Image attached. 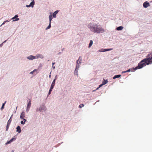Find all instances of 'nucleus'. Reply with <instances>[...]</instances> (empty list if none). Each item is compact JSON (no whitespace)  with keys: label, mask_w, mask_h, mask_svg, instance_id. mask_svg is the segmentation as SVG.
Returning a JSON list of instances; mask_svg holds the SVG:
<instances>
[{"label":"nucleus","mask_w":152,"mask_h":152,"mask_svg":"<svg viewBox=\"0 0 152 152\" xmlns=\"http://www.w3.org/2000/svg\"><path fill=\"white\" fill-rule=\"evenodd\" d=\"M152 62V54L148 55L146 58L142 60L138 64V66L135 68L133 69L134 70H136L142 68L146 65H148Z\"/></svg>","instance_id":"nucleus-1"},{"label":"nucleus","mask_w":152,"mask_h":152,"mask_svg":"<svg viewBox=\"0 0 152 152\" xmlns=\"http://www.w3.org/2000/svg\"><path fill=\"white\" fill-rule=\"evenodd\" d=\"M88 27L92 32L97 33H102L104 32V30L100 25L94 24L92 25L90 23L88 25Z\"/></svg>","instance_id":"nucleus-2"},{"label":"nucleus","mask_w":152,"mask_h":152,"mask_svg":"<svg viewBox=\"0 0 152 152\" xmlns=\"http://www.w3.org/2000/svg\"><path fill=\"white\" fill-rule=\"evenodd\" d=\"M81 59H80V57H79V59L77 61V65L76 66V68L75 69V71H74V73H76L77 75V72L80 67V65H79V64L81 63Z\"/></svg>","instance_id":"nucleus-3"},{"label":"nucleus","mask_w":152,"mask_h":152,"mask_svg":"<svg viewBox=\"0 0 152 152\" xmlns=\"http://www.w3.org/2000/svg\"><path fill=\"white\" fill-rule=\"evenodd\" d=\"M31 100L30 99H29V102L28 104H27V108H26V111L27 112H28V111L30 109V108L31 106Z\"/></svg>","instance_id":"nucleus-4"},{"label":"nucleus","mask_w":152,"mask_h":152,"mask_svg":"<svg viewBox=\"0 0 152 152\" xmlns=\"http://www.w3.org/2000/svg\"><path fill=\"white\" fill-rule=\"evenodd\" d=\"M113 50V48H110V49H100L99 51V52H104L105 51H109L110 50Z\"/></svg>","instance_id":"nucleus-5"},{"label":"nucleus","mask_w":152,"mask_h":152,"mask_svg":"<svg viewBox=\"0 0 152 152\" xmlns=\"http://www.w3.org/2000/svg\"><path fill=\"white\" fill-rule=\"evenodd\" d=\"M143 5V7L145 8H146L150 6L149 3L147 1H146L144 3Z\"/></svg>","instance_id":"nucleus-6"},{"label":"nucleus","mask_w":152,"mask_h":152,"mask_svg":"<svg viewBox=\"0 0 152 152\" xmlns=\"http://www.w3.org/2000/svg\"><path fill=\"white\" fill-rule=\"evenodd\" d=\"M56 78L55 79H54V80L53 81L51 85V86H50V88L51 89H53V88L54 86L55 85V80H56Z\"/></svg>","instance_id":"nucleus-7"},{"label":"nucleus","mask_w":152,"mask_h":152,"mask_svg":"<svg viewBox=\"0 0 152 152\" xmlns=\"http://www.w3.org/2000/svg\"><path fill=\"white\" fill-rule=\"evenodd\" d=\"M18 17V15H16L14 17L12 18V19L14 20H13L14 21H16L18 20H19V18H17Z\"/></svg>","instance_id":"nucleus-8"},{"label":"nucleus","mask_w":152,"mask_h":152,"mask_svg":"<svg viewBox=\"0 0 152 152\" xmlns=\"http://www.w3.org/2000/svg\"><path fill=\"white\" fill-rule=\"evenodd\" d=\"M34 1H32L30 4V5H26V6L27 7H33L34 6Z\"/></svg>","instance_id":"nucleus-9"},{"label":"nucleus","mask_w":152,"mask_h":152,"mask_svg":"<svg viewBox=\"0 0 152 152\" xmlns=\"http://www.w3.org/2000/svg\"><path fill=\"white\" fill-rule=\"evenodd\" d=\"M29 60H32L36 58L35 56L31 55L27 58Z\"/></svg>","instance_id":"nucleus-10"},{"label":"nucleus","mask_w":152,"mask_h":152,"mask_svg":"<svg viewBox=\"0 0 152 152\" xmlns=\"http://www.w3.org/2000/svg\"><path fill=\"white\" fill-rule=\"evenodd\" d=\"M36 58H44V56L43 55H42L38 54L36 56Z\"/></svg>","instance_id":"nucleus-11"},{"label":"nucleus","mask_w":152,"mask_h":152,"mask_svg":"<svg viewBox=\"0 0 152 152\" xmlns=\"http://www.w3.org/2000/svg\"><path fill=\"white\" fill-rule=\"evenodd\" d=\"M16 132L19 133H20L21 131L20 127L19 126H18L16 128Z\"/></svg>","instance_id":"nucleus-12"},{"label":"nucleus","mask_w":152,"mask_h":152,"mask_svg":"<svg viewBox=\"0 0 152 152\" xmlns=\"http://www.w3.org/2000/svg\"><path fill=\"white\" fill-rule=\"evenodd\" d=\"M25 116V114L23 112L21 114L20 116V118L22 119H23Z\"/></svg>","instance_id":"nucleus-13"},{"label":"nucleus","mask_w":152,"mask_h":152,"mask_svg":"<svg viewBox=\"0 0 152 152\" xmlns=\"http://www.w3.org/2000/svg\"><path fill=\"white\" fill-rule=\"evenodd\" d=\"M123 28V27L122 26H119L117 28L116 30L118 31L121 30Z\"/></svg>","instance_id":"nucleus-14"},{"label":"nucleus","mask_w":152,"mask_h":152,"mask_svg":"<svg viewBox=\"0 0 152 152\" xmlns=\"http://www.w3.org/2000/svg\"><path fill=\"white\" fill-rule=\"evenodd\" d=\"M15 140V139L12 138L10 141H8L7 143H6V144H7L10 143L11 142H12L13 141V140Z\"/></svg>","instance_id":"nucleus-15"},{"label":"nucleus","mask_w":152,"mask_h":152,"mask_svg":"<svg viewBox=\"0 0 152 152\" xmlns=\"http://www.w3.org/2000/svg\"><path fill=\"white\" fill-rule=\"evenodd\" d=\"M58 11L57 10V11H55L53 13V17L55 18L56 17V15L58 13Z\"/></svg>","instance_id":"nucleus-16"},{"label":"nucleus","mask_w":152,"mask_h":152,"mask_svg":"<svg viewBox=\"0 0 152 152\" xmlns=\"http://www.w3.org/2000/svg\"><path fill=\"white\" fill-rule=\"evenodd\" d=\"M121 76V75H115L113 77V79H115V78H119Z\"/></svg>","instance_id":"nucleus-17"},{"label":"nucleus","mask_w":152,"mask_h":152,"mask_svg":"<svg viewBox=\"0 0 152 152\" xmlns=\"http://www.w3.org/2000/svg\"><path fill=\"white\" fill-rule=\"evenodd\" d=\"M108 82V81L107 80H105L104 79L103 81L102 82V84H103V85H104L106 83H107Z\"/></svg>","instance_id":"nucleus-18"},{"label":"nucleus","mask_w":152,"mask_h":152,"mask_svg":"<svg viewBox=\"0 0 152 152\" xmlns=\"http://www.w3.org/2000/svg\"><path fill=\"white\" fill-rule=\"evenodd\" d=\"M93 42L92 40H91L90 41L88 47L90 48L92 45Z\"/></svg>","instance_id":"nucleus-19"},{"label":"nucleus","mask_w":152,"mask_h":152,"mask_svg":"<svg viewBox=\"0 0 152 152\" xmlns=\"http://www.w3.org/2000/svg\"><path fill=\"white\" fill-rule=\"evenodd\" d=\"M49 22L51 23V21L52 19V16L51 15H50L49 16Z\"/></svg>","instance_id":"nucleus-20"},{"label":"nucleus","mask_w":152,"mask_h":152,"mask_svg":"<svg viewBox=\"0 0 152 152\" xmlns=\"http://www.w3.org/2000/svg\"><path fill=\"white\" fill-rule=\"evenodd\" d=\"M6 102V101H5V102L2 105V107L1 108V110H2L4 108V105L5 104Z\"/></svg>","instance_id":"nucleus-21"},{"label":"nucleus","mask_w":152,"mask_h":152,"mask_svg":"<svg viewBox=\"0 0 152 152\" xmlns=\"http://www.w3.org/2000/svg\"><path fill=\"white\" fill-rule=\"evenodd\" d=\"M12 121V120L11 119V118H10L9 119V120L8 121L7 124H10Z\"/></svg>","instance_id":"nucleus-22"},{"label":"nucleus","mask_w":152,"mask_h":152,"mask_svg":"<svg viewBox=\"0 0 152 152\" xmlns=\"http://www.w3.org/2000/svg\"><path fill=\"white\" fill-rule=\"evenodd\" d=\"M51 27V23L49 22V26L46 28V29H48L50 28Z\"/></svg>","instance_id":"nucleus-23"},{"label":"nucleus","mask_w":152,"mask_h":152,"mask_svg":"<svg viewBox=\"0 0 152 152\" xmlns=\"http://www.w3.org/2000/svg\"><path fill=\"white\" fill-rule=\"evenodd\" d=\"M10 125V124H7V126H6V131H7L8 130V128L9 127V125Z\"/></svg>","instance_id":"nucleus-24"},{"label":"nucleus","mask_w":152,"mask_h":152,"mask_svg":"<svg viewBox=\"0 0 152 152\" xmlns=\"http://www.w3.org/2000/svg\"><path fill=\"white\" fill-rule=\"evenodd\" d=\"M84 105L83 104H80L79 106V107L80 108H82V107H83L84 106Z\"/></svg>","instance_id":"nucleus-25"},{"label":"nucleus","mask_w":152,"mask_h":152,"mask_svg":"<svg viewBox=\"0 0 152 152\" xmlns=\"http://www.w3.org/2000/svg\"><path fill=\"white\" fill-rule=\"evenodd\" d=\"M52 89H51V88H50V89L49 90V91L48 92V95H50V94L51 92L52 91Z\"/></svg>","instance_id":"nucleus-26"},{"label":"nucleus","mask_w":152,"mask_h":152,"mask_svg":"<svg viewBox=\"0 0 152 152\" xmlns=\"http://www.w3.org/2000/svg\"><path fill=\"white\" fill-rule=\"evenodd\" d=\"M103 85H104L103 84H102H102L100 85H99V86L98 88H97L96 89V90H98V89L100 88V87H101Z\"/></svg>","instance_id":"nucleus-27"},{"label":"nucleus","mask_w":152,"mask_h":152,"mask_svg":"<svg viewBox=\"0 0 152 152\" xmlns=\"http://www.w3.org/2000/svg\"><path fill=\"white\" fill-rule=\"evenodd\" d=\"M36 69H34V71H32L31 72H30V74H33L34 72L35 71H36Z\"/></svg>","instance_id":"nucleus-28"},{"label":"nucleus","mask_w":152,"mask_h":152,"mask_svg":"<svg viewBox=\"0 0 152 152\" xmlns=\"http://www.w3.org/2000/svg\"><path fill=\"white\" fill-rule=\"evenodd\" d=\"M132 71V69H128V70H127V72H130V71Z\"/></svg>","instance_id":"nucleus-29"},{"label":"nucleus","mask_w":152,"mask_h":152,"mask_svg":"<svg viewBox=\"0 0 152 152\" xmlns=\"http://www.w3.org/2000/svg\"><path fill=\"white\" fill-rule=\"evenodd\" d=\"M20 123L22 124H24L25 123V122H24L23 121H21L20 122Z\"/></svg>","instance_id":"nucleus-30"},{"label":"nucleus","mask_w":152,"mask_h":152,"mask_svg":"<svg viewBox=\"0 0 152 152\" xmlns=\"http://www.w3.org/2000/svg\"><path fill=\"white\" fill-rule=\"evenodd\" d=\"M126 72H127V70L124 71H123L122 72V73H126Z\"/></svg>","instance_id":"nucleus-31"},{"label":"nucleus","mask_w":152,"mask_h":152,"mask_svg":"<svg viewBox=\"0 0 152 152\" xmlns=\"http://www.w3.org/2000/svg\"><path fill=\"white\" fill-rule=\"evenodd\" d=\"M7 21H4L3 23L2 24V25H3L4 24V23H5L7 22Z\"/></svg>","instance_id":"nucleus-32"},{"label":"nucleus","mask_w":152,"mask_h":152,"mask_svg":"<svg viewBox=\"0 0 152 152\" xmlns=\"http://www.w3.org/2000/svg\"><path fill=\"white\" fill-rule=\"evenodd\" d=\"M23 121H24V122H25H25L26 121V119L23 118Z\"/></svg>","instance_id":"nucleus-33"},{"label":"nucleus","mask_w":152,"mask_h":152,"mask_svg":"<svg viewBox=\"0 0 152 152\" xmlns=\"http://www.w3.org/2000/svg\"><path fill=\"white\" fill-rule=\"evenodd\" d=\"M52 67H53V69H54L55 68V67L53 66V65L52 66Z\"/></svg>","instance_id":"nucleus-34"},{"label":"nucleus","mask_w":152,"mask_h":152,"mask_svg":"<svg viewBox=\"0 0 152 152\" xmlns=\"http://www.w3.org/2000/svg\"><path fill=\"white\" fill-rule=\"evenodd\" d=\"M55 64V63H52V64H53V65Z\"/></svg>","instance_id":"nucleus-35"},{"label":"nucleus","mask_w":152,"mask_h":152,"mask_svg":"<svg viewBox=\"0 0 152 152\" xmlns=\"http://www.w3.org/2000/svg\"><path fill=\"white\" fill-rule=\"evenodd\" d=\"M12 115L10 117L11 118H11H12Z\"/></svg>","instance_id":"nucleus-36"},{"label":"nucleus","mask_w":152,"mask_h":152,"mask_svg":"<svg viewBox=\"0 0 152 152\" xmlns=\"http://www.w3.org/2000/svg\"><path fill=\"white\" fill-rule=\"evenodd\" d=\"M5 42V41H4V42H3L2 44H3V43L4 42Z\"/></svg>","instance_id":"nucleus-37"},{"label":"nucleus","mask_w":152,"mask_h":152,"mask_svg":"<svg viewBox=\"0 0 152 152\" xmlns=\"http://www.w3.org/2000/svg\"><path fill=\"white\" fill-rule=\"evenodd\" d=\"M49 77H50V75H49Z\"/></svg>","instance_id":"nucleus-38"}]
</instances>
